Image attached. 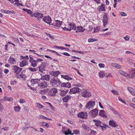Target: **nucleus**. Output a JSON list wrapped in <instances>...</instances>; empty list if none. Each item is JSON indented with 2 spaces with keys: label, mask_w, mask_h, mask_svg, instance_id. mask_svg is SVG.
<instances>
[{
  "label": "nucleus",
  "mask_w": 135,
  "mask_h": 135,
  "mask_svg": "<svg viewBox=\"0 0 135 135\" xmlns=\"http://www.w3.org/2000/svg\"><path fill=\"white\" fill-rule=\"evenodd\" d=\"M61 81L58 79H56L55 78H51L50 81V84L52 86L54 87H60Z\"/></svg>",
  "instance_id": "obj_1"
},
{
  "label": "nucleus",
  "mask_w": 135,
  "mask_h": 135,
  "mask_svg": "<svg viewBox=\"0 0 135 135\" xmlns=\"http://www.w3.org/2000/svg\"><path fill=\"white\" fill-rule=\"evenodd\" d=\"M81 91V89L78 88L74 87L71 89L69 92L71 94L79 93Z\"/></svg>",
  "instance_id": "obj_2"
},
{
  "label": "nucleus",
  "mask_w": 135,
  "mask_h": 135,
  "mask_svg": "<svg viewBox=\"0 0 135 135\" xmlns=\"http://www.w3.org/2000/svg\"><path fill=\"white\" fill-rule=\"evenodd\" d=\"M95 104V102L94 101H90L88 102L86 105V108L88 109H92Z\"/></svg>",
  "instance_id": "obj_3"
},
{
  "label": "nucleus",
  "mask_w": 135,
  "mask_h": 135,
  "mask_svg": "<svg viewBox=\"0 0 135 135\" xmlns=\"http://www.w3.org/2000/svg\"><path fill=\"white\" fill-rule=\"evenodd\" d=\"M82 96L83 97L88 98L91 95V93L88 90H83L81 93Z\"/></svg>",
  "instance_id": "obj_4"
},
{
  "label": "nucleus",
  "mask_w": 135,
  "mask_h": 135,
  "mask_svg": "<svg viewBox=\"0 0 135 135\" xmlns=\"http://www.w3.org/2000/svg\"><path fill=\"white\" fill-rule=\"evenodd\" d=\"M57 89L56 88H51L48 92V95L50 96H54L57 92Z\"/></svg>",
  "instance_id": "obj_5"
},
{
  "label": "nucleus",
  "mask_w": 135,
  "mask_h": 135,
  "mask_svg": "<svg viewBox=\"0 0 135 135\" xmlns=\"http://www.w3.org/2000/svg\"><path fill=\"white\" fill-rule=\"evenodd\" d=\"M13 72L16 74H18L22 70V68L18 67L15 65L12 67Z\"/></svg>",
  "instance_id": "obj_6"
},
{
  "label": "nucleus",
  "mask_w": 135,
  "mask_h": 135,
  "mask_svg": "<svg viewBox=\"0 0 135 135\" xmlns=\"http://www.w3.org/2000/svg\"><path fill=\"white\" fill-rule=\"evenodd\" d=\"M42 20L50 25H52V23L51 22V18L49 16H45Z\"/></svg>",
  "instance_id": "obj_7"
},
{
  "label": "nucleus",
  "mask_w": 135,
  "mask_h": 135,
  "mask_svg": "<svg viewBox=\"0 0 135 135\" xmlns=\"http://www.w3.org/2000/svg\"><path fill=\"white\" fill-rule=\"evenodd\" d=\"M43 16V15L40 13L37 12L34 13V17L39 21L42 19Z\"/></svg>",
  "instance_id": "obj_8"
},
{
  "label": "nucleus",
  "mask_w": 135,
  "mask_h": 135,
  "mask_svg": "<svg viewBox=\"0 0 135 135\" xmlns=\"http://www.w3.org/2000/svg\"><path fill=\"white\" fill-rule=\"evenodd\" d=\"M78 116L82 119H86L87 118V114L86 112H81L79 113Z\"/></svg>",
  "instance_id": "obj_9"
},
{
  "label": "nucleus",
  "mask_w": 135,
  "mask_h": 135,
  "mask_svg": "<svg viewBox=\"0 0 135 135\" xmlns=\"http://www.w3.org/2000/svg\"><path fill=\"white\" fill-rule=\"evenodd\" d=\"M98 112V110L96 109H95L92 110L90 113L92 117H94L97 115Z\"/></svg>",
  "instance_id": "obj_10"
},
{
  "label": "nucleus",
  "mask_w": 135,
  "mask_h": 135,
  "mask_svg": "<svg viewBox=\"0 0 135 135\" xmlns=\"http://www.w3.org/2000/svg\"><path fill=\"white\" fill-rule=\"evenodd\" d=\"M8 61L11 65H14L16 64V60L11 56H10L8 59Z\"/></svg>",
  "instance_id": "obj_11"
},
{
  "label": "nucleus",
  "mask_w": 135,
  "mask_h": 135,
  "mask_svg": "<svg viewBox=\"0 0 135 135\" xmlns=\"http://www.w3.org/2000/svg\"><path fill=\"white\" fill-rule=\"evenodd\" d=\"M68 26L69 27L70 29L76 30V28L75 24L73 22H69L68 23Z\"/></svg>",
  "instance_id": "obj_12"
},
{
  "label": "nucleus",
  "mask_w": 135,
  "mask_h": 135,
  "mask_svg": "<svg viewBox=\"0 0 135 135\" xmlns=\"http://www.w3.org/2000/svg\"><path fill=\"white\" fill-rule=\"evenodd\" d=\"M109 125L112 127H116L118 126L116 122L113 120H110L109 121Z\"/></svg>",
  "instance_id": "obj_13"
},
{
  "label": "nucleus",
  "mask_w": 135,
  "mask_h": 135,
  "mask_svg": "<svg viewBox=\"0 0 135 135\" xmlns=\"http://www.w3.org/2000/svg\"><path fill=\"white\" fill-rule=\"evenodd\" d=\"M71 87L70 84L69 82L66 83H61V84H60V87H67L68 88H70Z\"/></svg>",
  "instance_id": "obj_14"
},
{
  "label": "nucleus",
  "mask_w": 135,
  "mask_h": 135,
  "mask_svg": "<svg viewBox=\"0 0 135 135\" xmlns=\"http://www.w3.org/2000/svg\"><path fill=\"white\" fill-rule=\"evenodd\" d=\"M60 73V72L59 71H56L50 72L49 74L50 75L54 77H57Z\"/></svg>",
  "instance_id": "obj_15"
},
{
  "label": "nucleus",
  "mask_w": 135,
  "mask_h": 135,
  "mask_svg": "<svg viewBox=\"0 0 135 135\" xmlns=\"http://www.w3.org/2000/svg\"><path fill=\"white\" fill-rule=\"evenodd\" d=\"M28 64V62L25 60H22L19 63V65L20 67H23Z\"/></svg>",
  "instance_id": "obj_16"
},
{
  "label": "nucleus",
  "mask_w": 135,
  "mask_h": 135,
  "mask_svg": "<svg viewBox=\"0 0 135 135\" xmlns=\"http://www.w3.org/2000/svg\"><path fill=\"white\" fill-rule=\"evenodd\" d=\"M108 17L105 15L103 17V26L105 27L107 24L108 22Z\"/></svg>",
  "instance_id": "obj_17"
},
{
  "label": "nucleus",
  "mask_w": 135,
  "mask_h": 135,
  "mask_svg": "<svg viewBox=\"0 0 135 135\" xmlns=\"http://www.w3.org/2000/svg\"><path fill=\"white\" fill-rule=\"evenodd\" d=\"M62 23V22L58 20L55 21L52 25L57 27H60Z\"/></svg>",
  "instance_id": "obj_18"
},
{
  "label": "nucleus",
  "mask_w": 135,
  "mask_h": 135,
  "mask_svg": "<svg viewBox=\"0 0 135 135\" xmlns=\"http://www.w3.org/2000/svg\"><path fill=\"white\" fill-rule=\"evenodd\" d=\"M38 85L43 88L47 87L48 85V84L47 82L43 81L39 85L38 84Z\"/></svg>",
  "instance_id": "obj_19"
},
{
  "label": "nucleus",
  "mask_w": 135,
  "mask_h": 135,
  "mask_svg": "<svg viewBox=\"0 0 135 135\" xmlns=\"http://www.w3.org/2000/svg\"><path fill=\"white\" fill-rule=\"evenodd\" d=\"M71 97L70 95H67L62 98V100L64 102L66 103L71 99Z\"/></svg>",
  "instance_id": "obj_20"
},
{
  "label": "nucleus",
  "mask_w": 135,
  "mask_h": 135,
  "mask_svg": "<svg viewBox=\"0 0 135 135\" xmlns=\"http://www.w3.org/2000/svg\"><path fill=\"white\" fill-rule=\"evenodd\" d=\"M99 115L100 116H102L103 117H104L106 118H107V116L105 113V111L104 110H100Z\"/></svg>",
  "instance_id": "obj_21"
},
{
  "label": "nucleus",
  "mask_w": 135,
  "mask_h": 135,
  "mask_svg": "<svg viewBox=\"0 0 135 135\" xmlns=\"http://www.w3.org/2000/svg\"><path fill=\"white\" fill-rule=\"evenodd\" d=\"M50 78V76L48 75H46L42 76L41 79L42 80L49 81Z\"/></svg>",
  "instance_id": "obj_22"
},
{
  "label": "nucleus",
  "mask_w": 135,
  "mask_h": 135,
  "mask_svg": "<svg viewBox=\"0 0 135 135\" xmlns=\"http://www.w3.org/2000/svg\"><path fill=\"white\" fill-rule=\"evenodd\" d=\"M68 92V91H64V90H61L59 93V94L61 97H64L65 95Z\"/></svg>",
  "instance_id": "obj_23"
},
{
  "label": "nucleus",
  "mask_w": 135,
  "mask_h": 135,
  "mask_svg": "<svg viewBox=\"0 0 135 135\" xmlns=\"http://www.w3.org/2000/svg\"><path fill=\"white\" fill-rule=\"evenodd\" d=\"M111 65L113 67L116 68L117 69H120L121 67L120 65L116 63H112Z\"/></svg>",
  "instance_id": "obj_24"
},
{
  "label": "nucleus",
  "mask_w": 135,
  "mask_h": 135,
  "mask_svg": "<svg viewBox=\"0 0 135 135\" xmlns=\"http://www.w3.org/2000/svg\"><path fill=\"white\" fill-rule=\"evenodd\" d=\"M93 121L95 122V125L98 127L100 128V127L102 123L101 122L98 120H94Z\"/></svg>",
  "instance_id": "obj_25"
},
{
  "label": "nucleus",
  "mask_w": 135,
  "mask_h": 135,
  "mask_svg": "<svg viewBox=\"0 0 135 135\" xmlns=\"http://www.w3.org/2000/svg\"><path fill=\"white\" fill-rule=\"evenodd\" d=\"M77 28V30L76 31V32H83L84 31V29L83 28V27L81 26H78Z\"/></svg>",
  "instance_id": "obj_26"
},
{
  "label": "nucleus",
  "mask_w": 135,
  "mask_h": 135,
  "mask_svg": "<svg viewBox=\"0 0 135 135\" xmlns=\"http://www.w3.org/2000/svg\"><path fill=\"white\" fill-rule=\"evenodd\" d=\"M108 127V125L102 123L101 125L100 128V127L102 130L104 131L105 130L106 128Z\"/></svg>",
  "instance_id": "obj_27"
},
{
  "label": "nucleus",
  "mask_w": 135,
  "mask_h": 135,
  "mask_svg": "<svg viewBox=\"0 0 135 135\" xmlns=\"http://www.w3.org/2000/svg\"><path fill=\"white\" fill-rule=\"evenodd\" d=\"M43 60L41 59H37V60H34V67L37 66V64H40L41 63L40 62Z\"/></svg>",
  "instance_id": "obj_28"
},
{
  "label": "nucleus",
  "mask_w": 135,
  "mask_h": 135,
  "mask_svg": "<svg viewBox=\"0 0 135 135\" xmlns=\"http://www.w3.org/2000/svg\"><path fill=\"white\" fill-rule=\"evenodd\" d=\"M25 72V71H22L19 75L20 77L23 79L24 80H25L26 79V76L24 74Z\"/></svg>",
  "instance_id": "obj_29"
},
{
  "label": "nucleus",
  "mask_w": 135,
  "mask_h": 135,
  "mask_svg": "<svg viewBox=\"0 0 135 135\" xmlns=\"http://www.w3.org/2000/svg\"><path fill=\"white\" fill-rule=\"evenodd\" d=\"M98 74L99 77L100 78L104 77L105 75L104 72V71H99Z\"/></svg>",
  "instance_id": "obj_30"
},
{
  "label": "nucleus",
  "mask_w": 135,
  "mask_h": 135,
  "mask_svg": "<svg viewBox=\"0 0 135 135\" xmlns=\"http://www.w3.org/2000/svg\"><path fill=\"white\" fill-rule=\"evenodd\" d=\"M98 9L100 11H105V9L104 5L102 4L99 7Z\"/></svg>",
  "instance_id": "obj_31"
},
{
  "label": "nucleus",
  "mask_w": 135,
  "mask_h": 135,
  "mask_svg": "<svg viewBox=\"0 0 135 135\" xmlns=\"http://www.w3.org/2000/svg\"><path fill=\"white\" fill-rule=\"evenodd\" d=\"M14 109L15 112H19L21 108L19 105L17 106H15L14 107Z\"/></svg>",
  "instance_id": "obj_32"
},
{
  "label": "nucleus",
  "mask_w": 135,
  "mask_h": 135,
  "mask_svg": "<svg viewBox=\"0 0 135 135\" xmlns=\"http://www.w3.org/2000/svg\"><path fill=\"white\" fill-rule=\"evenodd\" d=\"M3 101H12L13 100V98L12 97H8L5 96L4 97L3 99H2Z\"/></svg>",
  "instance_id": "obj_33"
},
{
  "label": "nucleus",
  "mask_w": 135,
  "mask_h": 135,
  "mask_svg": "<svg viewBox=\"0 0 135 135\" xmlns=\"http://www.w3.org/2000/svg\"><path fill=\"white\" fill-rule=\"evenodd\" d=\"M40 118V119H43L45 120H51L52 119L50 118H47L43 115H41L39 116Z\"/></svg>",
  "instance_id": "obj_34"
},
{
  "label": "nucleus",
  "mask_w": 135,
  "mask_h": 135,
  "mask_svg": "<svg viewBox=\"0 0 135 135\" xmlns=\"http://www.w3.org/2000/svg\"><path fill=\"white\" fill-rule=\"evenodd\" d=\"M82 127L84 129L88 131H89L90 129V128L84 124L82 125Z\"/></svg>",
  "instance_id": "obj_35"
},
{
  "label": "nucleus",
  "mask_w": 135,
  "mask_h": 135,
  "mask_svg": "<svg viewBox=\"0 0 135 135\" xmlns=\"http://www.w3.org/2000/svg\"><path fill=\"white\" fill-rule=\"evenodd\" d=\"M62 77L64 79L68 80H72V78H71L69 77L67 75H64L62 76Z\"/></svg>",
  "instance_id": "obj_36"
},
{
  "label": "nucleus",
  "mask_w": 135,
  "mask_h": 135,
  "mask_svg": "<svg viewBox=\"0 0 135 135\" xmlns=\"http://www.w3.org/2000/svg\"><path fill=\"white\" fill-rule=\"evenodd\" d=\"M36 105L39 109L42 108L44 107V106L42 105L37 103L36 104Z\"/></svg>",
  "instance_id": "obj_37"
},
{
  "label": "nucleus",
  "mask_w": 135,
  "mask_h": 135,
  "mask_svg": "<svg viewBox=\"0 0 135 135\" xmlns=\"http://www.w3.org/2000/svg\"><path fill=\"white\" fill-rule=\"evenodd\" d=\"M98 41V40L97 39L92 38H89L88 40V41L89 42L97 41Z\"/></svg>",
  "instance_id": "obj_38"
},
{
  "label": "nucleus",
  "mask_w": 135,
  "mask_h": 135,
  "mask_svg": "<svg viewBox=\"0 0 135 135\" xmlns=\"http://www.w3.org/2000/svg\"><path fill=\"white\" fill-rule=\"evenodd\" d=\"M127 89L129 91L131 94H132V93H133L134 90L133 88L130 87H128L127 88Z\"/></svg>",
  "instance_id": "obj_39"
},
{
  "label": "nucleus",
  "mask_w": 135,
  "mask_h": 135,
  "mask_svg": "<svg viewBox=\"0 0 135 135\" xmlns=\"http://www.w3.org/2000/svg\"><path fill=\"white\" fill-rule=\"evenodd\" d=\"M45 103L48 104L49 107H50L52 110H55L54 108L52 106L50 103L48 102H46Z\"/></svg>",
  "instance_id": "obj_40"
},
{
  "label": "nucleus",
  "mask_w": 135,
  "mask_h": 135,
  "mask_svg": "<svg viewBox=\"0 0 135 135\" xmlns=\"http://www.w3.org/2000/svg\"><path fill=\"white\" fill-rule=\"evenodd\" d=\"M120 74L122 75H123L124 76L127 77L128 76V75H129V74H128L125 71H121Z\"/></svg>",
  "instance_id": "obj_41"
},
{
  "label": "nucleus",
  "mask_w": 135,
  "mask_h": 135,
  "mask_svg": "<svg viewBox=\"0 0 135 135\" xmlns=\"http://www.w3.org/2000/svg\"><path fill=\"white\" fill-rule=\"evenodd\" d=\"M23 10L24 11H25L27 12L28 14H31L32 13V12L30 10H29L25 8H23Z\"/></svg>",
  "instance_id": "obj_42"
},
{
  "label": "nucleus",
  "mask_w": 135,
  "mask_h": 135,
  "mask_svg": "<svg viewBox=\"0 0 135 135\" xmlns=\"http://www.w3.org/2000/svg\"><path fill=\"white\" fill-rule=\"evenodd\" d=\"M33 61L34 59L32 57H30L29 61L31 64V65L33 67H34V64L33 63Z\"/></svg>",
  "instance_id": "obj_43"
},
{
  "label": "nucleus",
  "mask_w": 135,
  "mask_h": 135,
  "mask_svg": "<svg viewBox=\"0 0 135 135\" xmlns=\"http://www.w3.org/2000/svg\"><path fill=\"white\" fill-rule=\"evenodd\" d=\"M118 98L119 100L122 103H124V104H126L127 103L125 101L122 99V98L120 97H119Z\"/></svg>",
  "instance_id": "obj_44"
},
{
  "label": "nucleus",
  "mask_w": 135,
  "mask_h": 135,
  "mask_svg": "<svg viewBox=\"0 0 135 135\" xmlns=\"http://www.w3.org/2000/svg\"><path fill=\"white\" fill-rule=\"evenodd\" d=\"M21 58L22 59H24V60H28L29 59L28 56L27 55L26 56H21Z\"/></svg>",
  "instance_id": "obj_45"
},
{
  "label": "nucleus",
  "mask_w": 135,
  "mask_h": 135,
  "mask_svg": "<svg viewBox=\"0 0 135 135\" xmlns=\"http://www.w3.org/2000/svg\"><path fill=\"white\" fill-rule=\"evenodd\" d=\"M45 33L49 36L50 38L52 40L54 39V37L53 36H52L50 33L45 32Z\"/></svg>",
  "instance_id": "obj_46"
},
{
  "label": "nucleus",
  "mask_w": 135,
  "mask_h": 135,
  "mask_svg": "<svg viewBox=\"0 0 135 135\" xmlns=\"http://www.w3.org/2000/svg\"><path fill=\"white\" fill-rule=\"evenodd\" d=\"M96 133V132L93 130H90V134L91 135H94Z\"/></svg>",
  "instance_id": "obj_47"
},
{
  "label": "nucleus",
  "mask_w": 135,
  "mask_h": 135,
  "mask_svg": "<svg viewBox=\"0 0 135 135\" xmlns=\"http://www.w3.org/2000/svg\"><path fill=\"white\" fill-rule=\"evenodd\" d=\"M40 81V80L38 79H34V86L36 85V86L37 84L38 83L39 81Z\"/></svg>",
  "instance_id": "obj_48"
},
{
  "label": "nucleus",
  "mask_w": 135,
  "mask_h": 135,
  "mask_svg": "<svg viewBox=\"0 0 135 135\" xmlns=\"http://www.w3.org/2000/svg\"><path fill=\"white\" fill-rule=\"evenodd\" d=\"M111 92L114 94L116 95H119V94L118 92L117 91H116L114 90H112L111 91Z\"/></svg>",
  "instance_id": "obj_49"
},
{
  "label": "nucleus",
  "mask_w": 135,
  "mask_h": 135,
  "mask_svg": "<svg viewBox=\"0 0 135 135\" xmlns=\"http://www.w3.org/2000/svg\"><path fill=\"white\" fill-rule=\"evenodd\" d=\"M71 132V131H70L69 129H68L67 132H65L64 133L65 135H67L68 134H70Z\"/></svg>",
  "instance_id": "obj_50"
},
{
  "label": "nucleus",
  "mask_w": 135,
  "mask_h": 135,
  "mask_svg": "<svg viewBox=\"0 0 135 135\" xmlns=\"http://www.w3.org/2000/svg\"><path fill=\"white\" fill-rule=\"evenodd\" d=\"M130 37L129 35H127L124 37V39L126 41H129L130 39Z\"/></svg>",
  "instance_id": "obj_51"
},
{
  "label": "nucleus",
  "mask_w": 135,
  "mask_h": 135,
  "mask_svg": "<svg viewBox=\"0 0 135 135\" xmlns=\"http://www.w3.org/2000/svg\"><path fill=\"white\" fill-rule=\"evenodd\" d=\"M26 102V100L24 99H21L19 101V102L21 104L25 103Z\"/></svg>",
  "instance_id": "obj_52"
},
{
  "label": "nucleus",
  "mask_w": 135,
  "mask_h": 135,
  "mask_svg": "<svg viewBox=\"0 0 135 135\" xmlns=\"http://www.w3.org/2000/svg\"><path fill=\"white\" fill-rule=\"evenodd\" d=\"M74 133L75 134H79L80 132L79 130H75L73 131Z\"/></svg>",
  "instance_id": "obj_53"
},
{
  "label": "nucleus",
  "mask_w": 135,
  "mask_h": 135,
  "mask_svg": "<svg viewBox=\"0 0 135 135\" xmlns=\"http://www.w3.org/2000/svg\"><path fill=\"white\" fill-rule=\"evenodd\" d=\"M98 66L100 68H103L104 67V64L103 63H99L98 64Z\"/></svg>",
  "instance_id": "obj_54"
},
{
  "label": "nucleus",
  "mask_w": 135,
  "mask_h": 135,
  "mask_svg": "<svg viewBox=\"0 0 135 135\" xmlns=\"http://www.w3.org/2000/svg\"><path fill=\"white\" fill-rule=\"evenodd\" d=\"M42 125L45 127H48L49 126L48 124L47 123L45 122H42Z\"/></svg>",
  "instance_id": "obj_55"
},
{
  "label": "nucleus",
  "mask_w": 135,
  "mask_h": 135,
  "mask_svg": "<svg viewBox=\"0 0 135 135\" xmlns=\"http://www.w3.org/2000/svg\"><path fill=\"white\" fill-rule=\"evenodd\" d=\"M129 105L135 109V104L131 103L129 104Z\"/></svg>",
  "instance_id": "obj_56"
},
{
  "label": "nucleus",
  "mask_w": 135,
  "mask_h": 135,
  "mask_svg": "<svg viewBox=\"0 0 135 135\" xmlns=\"http://www.w3.org/2000/svg\"><path fill=\"white\" fill-rule=\"evenodd\" d=\"M3 73L2 70L0 68V78H3Z\"/></svg>",
  "instance_id": "obj_57"
},
{
  "label": "nucleus",
  "mask_w": 135,
  "mask_h": 135,
  "mask_svg": "<svg viewBox=\"0 0 135 135\" xmlns=\"http://www.w3.org/2000/svg\"><path fill=\"white\" fill-rule=\"evenodd\" d=\"M3 105L1 103H0V111L2 112L3 110Z\"/></svg>",
  "instance_id": "obj_58"
},
{
  "label": "nucleus",
  "mask_w": 135,
  "mask_h": 135,
  "mask_svg": "<svg viewBox=\"0 0 135 135\" xmlns=\"http://www.w3.org/2000/svg\"><path fill=\"white\" fill-rule=\"evenodd\" d=\"M98 28L96 27L94 28V33H98L99 31V29H98Z\"/></svg>",
  "instance_id": "obj_59"
},
{
  "label": "nucleus",
  "mask_w": 135,
  "mask_h": 135,
  "mask_svg": "<svg viewBox=\"0 0 135 135\" xmlns=\"http://www.w3.org/2000/svg\"><path fill=\"white\" fill-rule=\"evenodd\" d=\"M135 76V74L134 73L131 75H130L129 74V75H128V76L130 78H133Z\"/></svg>",
  "instance_id": "obj_60"
},
{
  "label": "nucleus",
  "mask_w": 135,
  "mask_h": 135,
  "mask_svg": "<svg viewBox=\"0 0 135 135\" xmlns=\"http://www.w3.org/2000/svg\"><path fill=\"white\" fill-rule=\"evenodd\" d=\"M40 93L42 94H44L45 93V90L44 89L42 90H41L39 91Z\"/></svg>",
  "instance_id": "obj_61"
},
{
  "label": "nucleus",
  "mask_w": 135,
  "mask_h": 135,
  "mask_svg": "<svg viewBox=\"0 0 135 135\" xmlns=\"http://www.w3.org/2000/svg\"><path fill=\"white\" fill-rule=\"evenodd\" d=\"M62 54L64 55H65L68 56H70V55L69 54L66 52H63L62 53Z\"/></svg>",
  "instance_id": "obj_62"
},
{
  "label": "nucleus",
  "mask_w": 135,
  "mask_h": 135,
  "mask_svg": "<svg viewBox=\"0 0 135 135\" xmlns=\"http://www.w3.org/2000/svg\"><path fill=\"white\" fill-rule=\"evenodd\" d=\"M63 29L64 30L67 31H71V29H70L68 28H67L66 27H64L63 28Z\"/></svg>",
  "instance_id": "obj_63"
},
{
  "label": "nucleus",
  "mask_w": 135,
  "mask_h": 135,
  "mask_svg": "<svg viewBox=\"0 0 135 135\" xmlns=\"http://www.w3.org/2000/svg\"><path fill=\"white\" fill-rule=\"evenodd\" d=\"M9 72L8 70L7 69H5L4 70V73L6 74H7Z\"/></svg>",
  "instance_id": "obj_64"
}]
</instances>
